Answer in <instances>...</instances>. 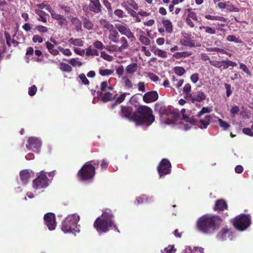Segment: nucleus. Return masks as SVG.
Listing matches in <instances>:
<instances>
[{
  "instance_id": "nucleus-1",
  "label": "nucleus",
  "mask_w": 253,
  "mask_h": 253,
  "mask_svg": "<svg viewBox=\"0 0 253 253\" xmlns=\"http://www.w3.org/2000/svg\"><path fill=\"white\" fill-rule=\"evenodd\" d=\"M221 220V218L217 215H204L197 221V228L203 233H211L219 228Z\"/></svg>"
},
{
  "instance_id": "nucleus-2",
  "label": "nucleus",
  "mask_w": 253,
  "mask_h": 253,
  "mask_svg": "<svg viewBox=\"0 0 253 253\" xmlns=\"http://www.w3.org/2000/svg\"><path fill=\"white\" fill-rule=\"evenodd\" d=\"M114 215L109 209H106L102 213L101 217H97L94 222L93 226L98 233H105L108 232L110 228L114 227L119 232L118 228L114 224L112 218Z\"/></svg>"
},
{
  "instance_id": "nucleus-3",
  "label": "nucleus",
  "mask_w": 253,
  "mask_h": 253,
  "mask_svg": "<svg viewBox=\"0 0 253 253\" xmlns=\"http://www.w3.org/2000/svg\"><path fill=\"white\" fill-rule=\"evenodd\" d=\"M134 122L137 125H144L150 126L155 121V117L152 110L147 106H139L136 111L134 112Z\"/></svg>"
},
{
  "instance_id": "nucleus-4",
  "label": "nucleus",
  "mask_w": 253,
  "mask_h": 253,
  "mask_svg": "<svg viewBox=\"0 0 253 253\" xmlns=\"http://www.w3.org/2000/svg\"><path fill=\"white\" fill-rule=\"evenodd\" d=\"M98 160H92L86 162L78 171L77 176L81 181H91L95 174V167H98Z\"/></svg>"
},
{
  "instance_id": "nucleus-5",
  "label": "nucleus",
  "mask_w": 253,
  "mask_h": 253,
  "mask_svg": "<svg viewBox=\"0 0 253 253\" xmlns=\"http://www.w3.org/2000/svg\"><path fill=\"white\" fill-rule=\"evenodd\" d=\"M80 220L79 215L73 214L68 215L62 223L61 229L65 233H72L76 235L80 232L78 222Z\"/></svg>"
},
{
  "instance_id": "nucleus-6",
  "label": "nucleus",
  "mask_w": 253,
  "mask_h": 253,
  "mask_svg": "<svg viewBox=\"0 0 253 253\" xmlns=\"http://www.w3.org/2000/svg\"><path fill=\"white\" fill-rule=\"evenodd\" d=\"M251 223L250 215L245 214L237 216L232 221V224L235 228L240 231H243L247 229L250 226Z\"/></svg>"
},
{
  "instance_id": "nucleus-7",
  "label": "nucleus",
  "mask_w": 253,
  "mask_h": 253,
  "mask_svg": "<svg viewBox=\"0 0 253 253\" xmlns=\"http://www.w3.org/2000/svg\"><path fill=\"white\" fill-rule=\"evenodd\" d=\"M49 184V180L43 171H41L37 177L33 181V186L36 189H41L47 187Z\"/></svg>"
},
{
  "instance_id": "nucleus-8",
  "label": "nucleus",
  "mask_w": 253,
  "mask_h": 253,
  "mask_svg": "<svg viewBox=\"0 0 253 253\" xmlns=\"http://www.w3.org/2000/svg\"><path fill=\"white\" fill-rule=\"evenodd\" d=\"M171 165L169 160L163 159L157 167V170L160 177L169 174L171 172Z\"/></svg>"
},
{
  "instance_id": "nucleus-9",
  "label": "nucleus",
  "mask_w": 253,
  "mask_h": 253,
  "mask_svg": "<svg viewBox=\"0 0 253 253\" xmlns=\"http://www.w3.org/2000/svg\"><path fill=\"white\" fill-rule=\"evenodd\" d=\"M44 220L45 224L49 230L55 229L56 226L55 216L54 213L48 212L44 214Z\"/></svg>"
},
{
  "instance_id": "nucleus-10",
  "label": "nucleus",
  "mask_w": 253,
  "mask_h": 253,
  "mask_svg": "<svg viewBox=\"0 0 253 253\" xmlns=\"http://www.w3.org/2000/svg\"><path fill=\"white\" fill-rule=\"evenodd\" d=\"M121 115L122 117H125L130 121L134 122V112H132V108L130 107L121 106Z\"/></svg>"
},
{
  "instance_id": "nucleus-11",
  "label": "nucleus",
  "mask_w": 253,
  "mask_h": 253,
  "mask_svg": "<svg viewBox=\"0 0 253 253\" xmlns=\"http://www.w3.org/2000/svg\"><path fill=\"white\" fill-rule=\"evenodd\" d=\"M115 28L122 35L126 36L128 39L134 38V34L126 24H116Z\"/></svg>"
},
{
  "instance_id": "nucleus-12",
  "label": "nucleus",
  "mask_w": 253,
  "mask_h": 253,
  "mask_svg": "<svg viewBox=\"0 0 253 253\" xmlns=\"http://www.w3.org/2000/svg\"><path fill=\"white\" fill-rule=\"evenodd\" d=\"M159 95L156 91H150L145 93L143 96V100L146 103H152L158 100Z\"/></svg>"
},
{
  "instance_id": "nucleus-13",
  "label": "nucleus",
  "mask_w": 253,
  "mask_h": 253,
  "mask_svg": "<svg viewBox=\"0 0 253 253\" xmlns=\"http://www.w3.org/2000/svg\"><path fill=\"white\" fill-rule=\"evenodd\" d=\"M89 10L94 13H99L102 11V6L99 0H89Z\"/></svg>"
},
{
  "instance_id": "nucleus-14",
  "label": "nucleus",
  "mask_w": 253,
  "mask_h": 253,
  "mask_svg": "<svg viewBox=\"0 0 253 253\" xmlns=\"http://www.w3.org/2000/svg\"><path fill=\"white\" fill-rule=\"evenodd\" d=\"M51 17L52 19L57 21L58 24L61 27H63L68 25V21L66 17L63 15L58 14L54 12V13H52Z\"/></svg>"
},
{
  "instance_id": "nucleus-15",
  "label": "nucleus",
  "mask_w": 253,
  "mask_h": 253,
  "mask_svg": "<svg viewBox=\"0 0 253 253\" xmlns=\"http://www.w3.org/2000/svg\"><path fill=\"white\" fill-rule=\"evenodd\" d=\"M42 145L41 141L37 138L30 137L28 140V143L26 144V147L29 150H32L34 148L38 149Z\"/></svg>"
},
{
  "instance_id": "nucleus-16",
  "label": "nucleus",
  "mask_w": 253,
  "mask_h": 253,
  "mask_svg": "<svg viewBox=\"0 0 253 253\" xmlns=\"http://www.w3.org/2000/svg\"><path fill=\"white\" fill-rule=\"evenodd\" d=\"M233 233L232 229L226 225L218 232L217 236L218 237H230L233 235Z\"/></svg>"
},
{
  "instance_id": "nucleus-17",
  "label": "nucleus",
  "mask_w": 253,
  "mask_h": 253,
  "mask_svg": "<svg viewBox=\"0 0 253 253\" xmlns=\"http://www.w3.org/2000/svg\"><path fill=\"white\" fill-rule=\"evenodd\" d=\"M227 209L228 205L226 202L223 199H218L216 201L213 209L214 211H223L225 210H227Z\"/></svg>"
},
{
  "instance_id": "nucleus-18",
  "label": "nucleus",
  "mask_w": 253,
  "mask_h": 253,
  "mask_svg": "<svg viewBox=\"0 0 253 253\" xmlns=\"http://www.w3.org/2000/svg\"><path fill=\"white\" fill-rule=\"evenodd\" d=\"M32 174H33V173L32 172V171H30L29 170L26 169L23 170L20 172V179L24 184H26L28 182V180L31 177Z\"/></svg>"
},
{
  "instance_id": "nucleus-19",
  "label": "nucleus",
  "mask_w": 253,
  "mask_h": 253,
  "mask_svg": "<svg viewBox=\"0 0 253 253\" xmlns=\"http://www.w3.org/2000/svg\"><path fill=\"white\" fill-rule=\"evenodd\" d=\"M155 110L159 113L161 117H163L165 115H168V111L166 106L160 103H157L155 105Z\"/></svg>"
},
{
  "instance_id": "nucleus-20",
  "label": "nucleus",
  "mask_w": 253,
  "mask_h": 253,
  "mask_svg": "<svg viewBox=\"0 0 253 253\" xmlns=\"http://www.w3.org/2000/svg\"><path fill=\"white\" fill-rule=\"evenodd\" d=\"M211 120V117L210 115H206L204 119H200L198 121L201 125L199 126V127L201 129L206 128L210 123Z\"/></svg>"
},
{
  "instance_id": "nucleus-21",
  "label": "nucleus",
  "mask_w": 253,
  "mask_h": 253,
  "mask_svg": "<svg viewBox=\"0 0 253 253\" xmlns=\"http://www.w3.org/2000/svg\"><path fill=\"white\" fill-rule=\"evenodd\" d=\"M162 23L165 28L166 32L171 34L173 32V25L171 22L168 19L163 20Z\"/></svg>"
},
{
  "instance_id": "nucleus-22",
  "label": "nucleus",
  "mask_w": 253,
  "mask_h": 253,
  "mask_svg": "<svg viewBox=\"0 0 253 253\" xmlns=\"http://www.w3.org/2000/svg\"><path fill=\"white\" fill-rule=\"evenodd\" d=\"M110 34L109 35V39L114 43H117L118 41L116 39L119 36V33L116 28L114 27L110 31Z\"/></svg>"
},
{
  "instance_id": "nucleus-23",
  "label": "nucleus",
  "mask_w": 253,
  "mask_h": 253,
  "mask_svg": "<svg viewBox=\"0 0 253 253\" xmlns=\"http://www.w3.org/2000/svg\"><path fill=\"white\" fill-rule=\"evenodd\" d=\"M35 12L39 16V18H38V21L44 23L47 22V18L46 17L47 14L44 11L40 9H36Z\"/></svg>"
},
{
  "instance_id": "nucleus-24",
  "label": "nucleus",
  "mask_w": 253,
  "mask_h": 253,
  "mask_svg": "<svg viewBox=\"0 0 253 253\" xmlns=\"http://www.w3.org/2000/svg\"><path fill=\"white\" fill-rule=\"evenodd\" d=\"M71 21L75 27L76 31L79 32L82 29V23L81 21L77 17L72 18Z\"/></svg>"
},
{
  "instance_id": "nucleus-25",
  "label": "nucleus",
  "mask_w": 253,
  "mask_h": 253,
  "mask_svg": "<svg viewBox=\"0 0 253 253\" xmlns=\"http://www.w3.org/2000/svg\"><path fill=\"white\" fill-rule=\"evenodd\" d=\"M46 47L48 49V52L51 54L55 56L59 54V50L58 49H55L54 47V45L49 42H45Z\"/></svg>"
},
{
  "instance_id": "nucleus-26",
  "label": "nucleus",
  "mask_w": 253,
  "mask_h": 253,
  "mask_svg": "<svg viewBox=\"0 0 253 253\" xmlns=\"http://www.w3.org/2000/svg\"><path fill=\"white\" fill-rule=\"evenodd\" d=\"M102 96V97L101 99V101L104 102H106L115 99V98H116V96H117V94H116L115 95L113 96V94L111 92H107L104 94L103 93V95Z\"/></svg>"
},
{
  "instance_id": "nucleus-27",
  "label": "nucleus",
  "mask_w": 253,
  "mask_h": 253,
  "mask_svg": "<svg viewBox=\"0 0 253 253\" xmlns=\"http://www.w3.org/2000/svg\"><path fill=\"white\" fill-rule=\"evenodd\" d=\"M137 64L134 63L127 65L126 68V70L127 74L133 75L137 70Z\"/></svg>"
},
{
  "instance_id": "nucleus-28",
  "label": "nucleus",
  "mask_w": 253,
  "mask_h": 253,
  "mask_svg": "<svg viewBox=\"0 0 253 253\" xmlns=\"http://www.w3.org/2000/svg\"><path fill=\"white\" fill-rule=\"evenodd\" d=\"M127 94H129V93L126 92L121 94L119 97L116 96V98H115L116 102L112 105L111 109H113L117 106V104H120L123 102L125 99Z\"/></svg>"
},
{
  "instance_id": "nucleus-29",
  "label": "nucleus",
  "mask_w": 253,
  "mask_h": 253,
  "mask_svg": "<svg viewBox=\"0 0 253 253\" xmlns=\"http://www.w3.org/2000/svg\"><path fill=\"white\" fill-rule=\"evenodd\" d=\"M99 23L102 27L108 29L109 31L112 30L114 27L113 24L105 19L101 18L99 21Z\"/></svg>"
},
{
  "instance_id": "nucleus-30",
  "label": "nucleus",
  "mask_w": 253,
  "mask_h": 253,
  "mask_svg": "<svg viewBox=\"0 0 253 253\" xmlns=\"http://www.w3.org/2000/svg\"><path fill=\"white\" fill-rule=\"evenodd\" d=\"M120 42L121 43V45L120 46H119L120 49V52H121L123 50L127 49L129 47V44L126 39L125 37H122L120 39Z\"/></svg>"
},
{
  "instance_id": "nucleus-31",
  "label": "nucleus",
  "mask_w": 253,
  "mask_h": 253,
  "mask_svg": "<svg viewBox=\"0 0 253 253\" xmlns=\"http://www.w3.org/2000/svg\"><path fill=\"white\" fill-rule=\"evenodd\" d=\"M192 54L191 52L183 51V52H178L173 54V57L176 59H180L182 57H187L190 56Z\"/></svg>"
},
{
  "instance_id": "nucleus-32",
  "label": "nucleus",
  "mask_w": 253,
  "mask_h": 253,
  "mask_svg": "<svg viewBox=\"0 0 253 253\" xmlns=\"http://www.w3.org/2000/svg\"><path fill=\"white\" fill-rule=\"evenodd\" d=\"M59 68L63 72L69 73L72 71V67L69 64L64 62H60L59 63Z\"/></svg>"
},
{
  "instance_id": "nucleus-33",
  "label": "nucleus",
  "mask_w": 253,
  "mask_h": 253,
  "mask_svg": "<svg viewBox=\"0 0 253 253\" xmlns=\"http://www.w3.org/2000/svg\"><path fill=\"white\" fill-rule=\"evenodd\" d=\"M151 200V198L146 195H142L136 198L137 204H142L144 202H149Z\"/></svg>"
},
{
  "instance_id": "nucleus-34",
  "label": "nucleus",
  "mask_w": 253,
  "mask_h": 253,
  "mask_svg": "<svg viewBox=\"0 0 253 253\" xmlns=\"http://www.w3.org/2000/svg\"><path fill=\"white\" fill-rule=\"evenodd\" d=\"M69 42L74 45L82 46L84 45V41L80 39H74L72 38L69 40Z\"/></svg>"
},
{
  "instance_id": "nucleus-35",
  "label": "nucleus",
  "mask_w": 253,
  "mask_h": 253,
  "mask_svg": "<svg viewBox=\"0 0 253 253\" xmlns=\"http://www.w3.org/2000/svg\"><path fill=\"white\" fill-rule=\"evenodd\" d=\"M108 82L107 81L102 82L100 84V91L96 92L98 96H101L103 95V91H105L108 87Z\"/></svg>"
},
{
  "instance_id": "nucleus-36",
  "label": "nucleus",
  "mask_w": 253,
  "mask_h": 253,
  "mask_svg": "<svg viewBox=\"0 0 253 253\" xmlns=\"http://www.w3.org/2000/svg\"><path fill=\"white\" fill-rule=\"evenodd\" d=\"M37 6L39 8L41 9H45L47 11L50 12L51 16H52V13H54L55 12L52 9L50 5L48 4H44V3H40L37 5Z\"/></svg>"
},
{
  "instance_id": "nucleus-37",
  "label": "nucleus",
  "mask_w": 253,
  "mask_h": 253,
  "mask_svg": "<svg viewBox=\"0 0 253 253\" xmlns=\"http://www.w3.org/2000/svg\"><path fill=\"white\" fill-rule=\"evenodd\" d=\"M180 43L184 45L190 47H193L195 46V42L194 41H191L189 40L182 39L180 41Z\"/></svg>"
},
{
  "instance_id": "nucleus-38",
  "label": "nucleus",
  "mask_w": 253,
  "mask_h": 253,
  "mask_svg": "<svg viewBox=\"0 0 253 253\" xmlns=\"http://www.w3.org/2000/svg\"><path fill=\"white\" fill-rule=\"evenodd\" d=\"M199 29L200 30H202V29H204L206 33L213 35L216 33L215 29L214 28L210 27V26H200L199 27Z\"/></svg>"
},
{
  "instance_id": "nucleus-39",
  "label": "nucleus",
  "mask_w": 253,
  "mask_h": 253,
  "mask_svg": "<svg viewBox=\"0 0 253 253\" xmlns=\"http://www.w3.org/2000/svg\"><path fill=\"white\" fill-rule=\"evenodd\" d=\"M105 49L110 52H120L119 46L116 44H109L105 47Z\"/></svg>"
},
{
  "instance_id": "nucleus-40",
  "label": "nucleus",
  "mask_w": 253,
  "mask_h": 253,
  "mask_svg": "<svg viewBox=\"0 0 253 253\" xmlns=\"http://www.w3.org/2000/svg\"><path fill=\"white\" fill-rule=\"evenodd\" d=\"M114 73V70H111V69H103L100 68L99 70V74L101 76H109L113 74Z\"/></svg>"
},
{
  "instance_id": "nucleus-41",
  "label": "nucleus",
  "mask_w": 253,
  "mask_h": 253,
  "mask_svg": "<svg viewBox=\"0 0 253 253\" xmlns=\"http://www.w3.org/2000/svg\"><path fill=\"white\" fill-rule=\"evenodd\" d=\"M212 111V109L209 107H203L202 110L198 113V114L196 115L197 117L200 118L201 116L204 115L205 113H209Z\"/></svg>"
},
{
  "instance_id": "nucleus-42",
  "label": "nucleus",
  "mask_w": 253,
  "mask_h": 253,
  "mask_svg": "<svg viewBox=\"0 0 253 253\" xmlns=\"http://www.w3.org/2000/svg\"><path fill=\"white\" fill-rule=\"evenodd\" d=\"M83 23L84 27L87 30H90L92 29L93 26V23L89 19L85 18L84 20Z\"/></svg>"
},
{
  "instance_id": "nucleus-43",
  "label": "nucleus",
  "mask_w": 253,
  "mask_h": 253,
  "mask_svg": "<svg viewBox=\"0 0 253 253\" xmlns=\"http://www.w3.org/2000/svg\"><path fill=\"white\" fill-rule=\"evenodd\" d=\"M226 8L228 11L229 12H238L239 11V9L234 6V5L230 3L229 1L227 2V6Z\"/></svg>"
},
{
  "instance_id": "nucleus-44",
  "label": "nucleus",
  "mask_w": 253,
  "mask_h": 253,
  "mask_svg": "<svg viewBox=\"0 0 253 253\" xmlns=\"http://www.w3.org/2000/svg\"><path fill=\"white\" fill-rule=\"evenodd\" d=\"M139 40L143 44L148 45L150 44V40L147 37L141 35L139 37Z\"/></svg>"
},
{
  "instance_id": "nucleus-45",
  "label": "nucleus",
  "mask_w": 253,
  "mask_h": 253,
  "mask_svg": "<svg viewBox=\"0 0 253 253\" xmlns=\"http://www.w3.org/2000/svg\"><path fill=\"white\" fill-rule=\"evenodd\" d=\"M174 72L176 75L181 76L185 73V70L183 67L177 66L174 68Z\"/></svg>"
},
{
  "instance_id": "nucleus-46",
  "label": "nucleus",
  "mask_w": 253,
  "mask_h": 253,
  "mask_svg": "<svg viewBox=\"0 0 253 253\" xmlns=\"http://www.w3.org/2000/svg\"><path fill=\"white\" fill-rule=\"evenodd\" d=\"M85 54L87 56L98 55V51L96 49H92L91 46H89L86 50Z\"/></svg>"
},
{
  "instance_id": "nucleus-47",
  "label": "nucleus",
  "mask_w": 253,
  "mask_h": 253,
  "mask_svg": "<svg viewBox=\"0 0 253 253\" xmlns=\"http://www.w3.org/2000/svg\"><path fill=\"white\" fill-rule=\"evenodd\" d=\"M226 39L229 42H235L236 43H241L242 42V41L241 39H240L239 38H236L234 35H229V36H227Z\"/></svg>"
},
{
  "instance_id": "nucleus-48",
  "label": "nucleus",
  "mask_w": 253,
  "mask_h": 253,
  "mask_svg": "<svg viewBox=\"0 0 253 253\" xmlns=\"http://www.w3.org/2000/svg\"><path fill=\"white\" fill-rule=\"evenodd\" d=\"M154 54L164 58L167 57V52L160 49H157V50H156L154 52Z\"/></svg>"
},
{
  "instance_id": "nucleus-49",
  "label": "nucleus",
  "mask_w": 253,
  "mask_h": 253,
  "mask_svg": "<svg viewBox=\"0 0 253 253\" xmlns=\"http://www.w3.org/2000/svg\"><path fill=\"white\" fill-rule=\"evenodd\" d=\"M240 68L241 69H242L247 74V76H248V77L251 76V75H252L251 73L245 64H244L242 63H241L240 64Z\"/></svg>"
},
{
  "instance_id": "nucleus-50",
  "label": "nucleus",
  "mask_w": 253,
  "mask_h": 253,
  "mask_svg": "<svg viewBox=\"0 0 253 253\" xmlns=\"http://www.w3.org/2000/svg\"><path fill=\"white\" fill-rule=\"evenodd\" d=\"M58 50L61 52L64 55L66 56H71L72 55V52L69 48L64 49L61 46L58 47Z\"/></svg>"
},
{
  "instance_id": "nucleus-51",
  "label": "nucleus",
  "mask_w": 253,
  "mask_h": 253,
  "mask_svg": "<svg viewBox=\"0 0 253 253\" xmlns=\"http://www.w3.org/2000/svg\"><path fill=\"white\" fill-rule=\"evenodd\" d=\"M218 121L219 122L220 127L223 128V130H227L230 126V125H229L227 122L222 120L221 119H219Z\"/></svg>"
},
{
  "instance_id": "nucleus-52",
  "label": "nucleus",
  "mask_w": 253,
  "mask_h": 253,
  "mask_svg": "<svg viewBox=\"0 0 253 253\" xmlns=\"http://www.w3.org/2000/svg\"><path fill=\"white\" fill-rule=\"evenodd\" d=\"M123 81H124L125 86L128 88H131L133 86L132 83L131 81L127 78L126 77H124L123 78Z\"/></svg>"
},
{
  "instance_id": "nucleus-53",
  "label": "nucleus",
  "mask_w": 253,
  "mask_h": 253,
  "mask_svg": "<svg viewBox=\"0 0 253 253\" xmlns=\"http://www.w3.org/2000/svg\"><path fill=\"white\" fill-rule=\"evenodd\" d=\"M101 57H102L104 59L108 61H112L113 59L112 56L109 55L105 51H102L101 52Z\"/></svg>"
},
{
  "instance_id": "nucleus-54",
  "label": "nucleus",
  "mask_w": 253,
  "mask_h": 253,
  "mask_svg": "<svg viewBox=\"0 0 253 253\" xmlns=\"http://www.w3.org/2000/svg\"><path fill=\"white\" fill-rule=\"evenodd\" d=\"M35 29L41 33H44L48 32V28L46 27H45L42 25H38L36 26Z\"/></svg>"
},
{
  "instance_id": "nucleus-55",
  "label": "nucleus",
  "mask_w": 253,
  "mask_h": 253,
  "mask_svg": "<svg viewBox=\"0 0 253 253\" xmlns=\"http://www.w3.org/2000/svg\"><path fill=\"white\" fill-rule=\"evenodd\" d=\"M79 78L82 81V83L84 85H88L89 84V82L88 80L86 78L85 74L82 73L79 76Z\"/></svg>"
},
{
  "instance_id": "nucleus-56",
  "label": "nucleus",
  "mask_w": 253,
  "mask_h": 253,
  "mask_svg": "<svg viewBox=\"0 0 253 253\" xmlns=\"http://www.w3.org/2000/svg\"><path fill=\"white\" fill-rule=\"evenodd\" d=\"M209 62L211 65L217 68H220L222 66L221 61H219L217 60H210Z\"/></svg>"
},
{
  "instance_id": "nucleus-57",
  "label": "nucleus",
  "mask_w": 253,
  "mask_h": 253,
  "mask_svg": "<svg viewBox=\"0 0 253 253\" xmlns=\"http://www.w3.org/2000/svg\"><path fill=\"white\" fill-rule=\"evenodd\" d=\"M69 63L73 66H77L78 67H80L83 65V63L81 61H78L76 60L75 58L71 59L69 61Z\"/></svg>"
},
{
  "instance_id": "nucleus-58",
  "label": "nucleus",
  "mask_w": 253,
  "mask_h": 253,
  "mask_svg": "<svg viewBox=\"0 0 253 253\" xmlns=\"http://www.w3.org/2000/svg\"><path fill=\"white\" fill-rule=\"evenodd\" d=\"M37 91V87L35 85H32L29 88L28 93L30 96H33L34 95Z\"/></svg>"
},
{
  "instance_id": "nucleus-59",
  "label": "nucleus",
  "mask_w": 253,
  "mask_h": 253,
  "mask_svg": "<svg viewBox=\"0 0 253 253\" xmlns=\"http://www.w3.org/2000/svg\"><path fill=\"white\" fill-rule=\"evenodd\" d=\"M164 251L166 253H174L176 250L173 245H169L164 249Z\"/></svg>"
},
{
  "instance_id": "nucleus-60",
  "label": "nucleus",
  "mask_w": 253,
  "mask_h": 253,
  "mask_svg": "<svg viewBox=\"0 0 253 253\" xmlns=\"http://www.w3.org/2000/svg\"><path fill=\"white\" fill-rule=\"evenodd\" d=\"M240 111V109L238 106H234L232 107L230 110V114L232 116L234 117Z\"/></svg>"
},
{
  "instance_id": "nucleus-61",
  "label": "nucleus",
  "mask_w": 253,
  "mask_h": 253,
  "mask_svg": "<svg viewBox=\"0 0 253 253\" xmlns=\"http://www.w3.org/2000/svg\"><path fill=\"white\" fill-rule=\"evenodd\" d=\"M252 129V128L245 127L242 129V131L244 134L247 135L253 136V131Z\"/></svg>"
},
{
  "instance_id": "nucleus-62",
  "label": "nucleus",
  "mask_w": 253,
  "mask_h": 253,
  "mask_svg": "<svg viewBox=\"0 0 253 253\" xmlns=\"http://www.w3.org/2000/svg\"><path fill=\"white\" fill-rule=\"evenodd\" d=\"M196 97L197 100H198V102H200L201 101L206 99V96L204 92L202 91H199Z\"/></svg>"
},
{
  "instance_id": "nucleus-63",
  "label": "nucleus",
  "mask_w": 253,
  "mask_h": 253,
  "mask_svg": "<svg viewBox=\"0 0 253 253\" xmlns=\"http://www.w3.org/2000/svg\"><path fill=\"white\" fill-rule=\"evenodd\" d=\"M94 46L95 48L99 49H103L104 48H105V47L102 43V42L99 41H96L94 43Z\"/></svg>"
},
{
  "instance_id": "nucleus-64",
  "label": "nucleus",
  "mask_w": 253,
  "mask_h": 253,
  "mask_svg": "<svg viewBox=\"0 0 253 253\" xmlns=\"http://www.w3.org/2000/svg\"><path fill=\"white\" fill-rule=\"evenodd\" d=\"M33 42H39V43H42L43 42V39L42 38L38 35H34L32 39Z\"/></svg>"
}]
</instances>
